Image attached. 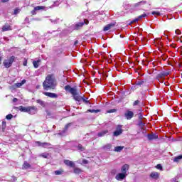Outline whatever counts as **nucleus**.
<instances>
[{
    "instance_id": "cd10ccee",
    "label": "nucleus",
    "mask_w": 182,
    "mask_h": 182,
    "mask_svg": "<svg viewBox=\"0 0 182 182\" xmlns=\"http://www.w3.org/2000/svg\"><path fill=\"white\" fill-rule=\"evenodd\" d=\"M36 103H38V105H40L43 107H45V106H46L45 102L43 101H42L41 100H37Z\"/></svg>"
},
{
    "instance_id": "7ed1b4c3",
    "label": "nucleus",
    "mask_w": 182,
    "mask_h": 182,
    "mask_svg": "<svg viewBox=\"0 0 182 182\" xmlns=\"http://www.w3.org/2000/svg\"><path fill=\"white\" fill-rule=\"evenodd\" d=\"M15 60V56H11L10 58H9L6 60H4V65L5 66V68H11V66H12V63H14Z\"/></svg>"
},
{
    "instance_id": "864d4df0",
    "label": "nucleus",
    "mask_w": 182,
    "mask_h": 182,
    "mask_svg": "<svg viewBox=\"0 0 182 182\" xmlns=\"http://www.w3.org/2000/svg\"><path fill=\"white\" fill-rule=\"evenodd\" d=\"M13 102H14V103H16V102H18V100H17L16 98H14V99L13 100Z\"/></svg>"
},
{
    "instance_id": "dca6fc26",
    "label": "nucleus",
    "mask_w": 182,
    "mask_h": 182,
    "mask_svg": "<svg viewBox=\"0 0 182 182\" xmlns=\"http://www.w3.org/2000/svg\"><path fill=\"white\" fill-rule=\"evenodd\" d=\"M73 123H68L67 124L65 127H64V129L60 132L59 133V134H63V133H66V132H68V129H69V127H70L71 126H73Z\"/></svg>"
},
{
    "instance_id": "a211bd4d",
    "label": "nucleus",
    "mask_w": 182,
    "mask_h": 182,
    "mask_svg": "<svg viewBox=\"0 0 182 182\" xmlns=\"http://www.w3.org/2000/svg\"><path fill=\"white\" fill-rule=\"evenodd\" d=\"M28 109H29V107H23V106L18 107V110H20V112H24V113H28Z\"/></svg>"
},
{
    "instance_id": "37998d69",
    "label": "nucleus",
    "mask_w": 182,
    "mask_h": 182,
    "mask_svg": "<svg viewBox=\"0 0 182 182\" xmlns=\"http://www.w3.org/2000/svg\"><path fill=\"white\" fill-rule=\"evenodd\" d=\"M139 103H140V101L137 100L134 102L133 106H137Z\"/></svg>"
},
{
    "instance_id": "2f4dec72",
    "label": "nucleus",
    "mask_w": 182,
    "mask_h": 182,
    "mask_svg": "<svg viewBox=\"0 0 182 182\" xmlns=\"http://www.w3.org/2000/svg\"><path fill=\"white\" fill-rule=\"evenodd\" d=\"M87 112H89L90 113H99V112H100V110H99V109H88Z\"/></svg>"
},
{
    "instance_id": "8fccbe9b",
    "label": "nucleus",
    "mask_w": 182,
    "mask_h": 182,
    "mask_svg": "<svg viewBox=\"0 0 182 182\" xmlns=\"http://www.w3.org/2000/svg\"><path fill=\"white\" fill-rule=\"evenodd\" d=\"M87 163H89V161H87V160H86V159L82 160V164H87Z\"/></svg>"
},
{
    "instance_id": "4be33fe9",
    "label": "nucleus",
    "mask_w": 182,
    "mask_h": 182,
    "mask_svg": "<svg viewBox=\"0 0 182 182\" xmlns=\"http://www.w3.org/2000/svg\"><path fill=\"white\" fill-rule=\"evenodd\" d=\"M107 133H109V131L107 130H104L102 131L101 132L97 134L98 137H103V136H105V134H107Z\"/></svg>"
},
{
    "instance_id": "ddd939ff",
    "label": "nucleus",
    "mask_w": 182,
    "mask_h": 182,
    "mask_svg": "<svg viewBox=\"0 0 182 182\" xmlns=\"http://www.w3.org/2000/svg\"><path fill=\"white\" fill-rule=\"evenodd\" d=\"M150 177L151 178H154V180H159V178L160 177V173L158 172H151L150 174Z\"/></svg>"
},
{
    "instance_id": "b1692460",
    "label": "nucleus",
    "mask_w": 182,
    "mask_h": 182,
    "mask_svg": "<svg viewBox=\"0 0 182 182\" xmlns=\"http://www.w3.org/2000/svg\"><path fill=\"white\" fill-rule=\"evenodd\" d=\"M41 156L43 159H49V157H50V154H49V153L44 152L41 154Z\"/></svg>"
},
{
    "instance_id": "a18cd8bd",
    "label": "nucleus",
    "mask_w": 182,
    "mask_h": 182,
    "mask_svg": "<svg viewBox=\"0 0 182 182\" xmlns=\"http://www.w3.org/2000/svg\"><path fill=\"white\" fill-rule=\"evenodd\" d=\"M138 21H140L139 19V17H137L136 18L134 19L132 21V23H134V22H138Z\"/></svg>"
},
{
    "instance_id": "412c9836",
    "label": "nucleus",
    "mask_w": 182,
    "mask_h": 182,
    "mask_svg": "<svg viewBox=\"0 0 182 182\" xmlns=\"http://www.w3.org/2000/svg\"><path fill=\"white\" fill-rule=\"evenodd\" d=\"M26 83V80H23L21 82L16 83L15 86H16V87H21V86H23V85H25Z\"/></svg>"
},
{
    "instance_id": "c9c22d12",
    "label": "nucleus",
    "mask_w": 182,
    "mask_h": 182,
    "mask_svg": "<svg viewBox=\"0 0 182 182\" xmlns=\"http://www.w3.org/2000/svg\"><path fill=\"white\" fill-rule=\"evenodd\" d=\"M14 117V115H12V114H9L8 115L6 116V119H7V120H11V119H12Z\"/></svg>"
},
{
    "instance_id": "473e14b6",
    "label": "nucleus",
    "mask_w": 182,
    "mask_h": 182,
    "mask_svg": "<svg viewBox=\"0 0 182 182\" xmlns=\"http://www.w3.org/2000/svg\"><path fill=\"white\" fill-rule=\"evenodd\" d=\"M140 5H146V1L138 2L135 4V6H140Z\"/></svg>"
},
{
    "instance_id": "9d476101",
    "label": "nucleus",
    "mask_w": 182,
    "mask_h": 182,
    "mask_svg": "<svg viewBox=\"0 0 182 182\" xmlns=\"http://www.w3.org/2000/svg\"><path fill=\"white\" fill-rule=\"evenodd\" d=\"M123 133V130L122 129V126L118 125L117 127V130L114 132V136L117 137V136H120Z\"/></svg>"
},
{
    "instance_id": "58836bf2",
    "label": "nucleus",
    "mask_w": 182,
    "mask_h": 182,
    "mask_svg": "<svg viewBox=\"0 0 182 182\" xmlns=\"http://www.w3.org/2000/svg\"><path fill=\"white\" fill-rule=\"evenodd\" d=\"M156 168L158 169V170H161V171H163V166H161V164H157Z\"/></svg>"
},
{
    "instance_id": "f257e3e1",
    "label": "nucleus",
    "mask_w": 182,
    "mask_h": 182,
    "mask_svg": "<svg viewBox=\"0 0 182 182\" xmlns=\"http://www.w3.org/2000/svg\"><path fill=\"white\" fill-rule=\"evenodd\" d=\"M65 90H66V92H70V93L73 95V97L76 100V102H81V100H82L84 103H89L87 98H85L79 95L76 87H71L70 85H66L65 87Z\"/></svg>"
},
{
    "instance_id": "79ce46f5",
    "label": "nucleus",
    "mask_w": 182,
    "mask_h": 182,
    "mask_svg": "<svg viewBox=\"0 0 182 182\" xmlns=\"http://www.w3.org/2000/svg\"><path fill=\"white\" fill-rule=\"evenodd\" d=\"M143 83H144V81H138L136 82V86H141V85H143Z\"/></svg>"
},
{
    "instance_id": "aec40b11",
    "label": "nucleus",
    "mask_w": 182,
    "mask_h": 182,
    "mask_svg": "<svg viewBox=\"0 0 182 182\" xmlns=\"http://www.w3.org/2000/svg\"><path fill=\"white\" fill-rule=\"evenodd\" d=\"M148 139L149 140H156V139H159V136L156 134H148Z\"/></svg>"
},
{
    "instance_id": "6e6552de",
    "label": "nucleus",
    "mask_w": 182,
    "mask_h": 182,
    "mask_svg": "<svg viewBox=\"0 0 182 182\" xmlns=\"http://www.w3.org/2000/svg\"><path fill=\"white\" fill-rule=\"evenodd\" d=\"M134 116V113L130 110H127L124 113V117L127 120H130L131 119H133V117Z\"/></svg>"
},
{
    "instance_id": "423d86ee",
    "label": "nucleus",
    "mask_w": 182,
    "mask_h": 182,
    "mask_svg": "<svg viewBox=\"0 0 182 182\" xmlns=\"http://www.w3.org/2000/svg\"><path fill=\"white\" fill-rule=\"evenodd\" d=\"M36 144L40 147H44L45 149H49L50 148L51 144L48 142H41V141H36Z\"/></svg>"
},
{
    "instance_id": "de8ad7c7",
    "label": "nucleus",
    "mask_w": 182,
    "mask_h": 182,
    "mask_svg": "<svg viewBox=\"0 0 182 182\" xmlns=\"http://www.w3.org/2000/svg\"><path fill=\"white\" fill-rule=\"evenodd\" d=\"M26 65H28V60H25L23 63V66H26Z\"/></svg>"
},
{
    "instance_id": "c85d7f7f",
    "label": "nucleus",
    "mask_w": 182,
    "mask_h": 182,
    "mask_svg": "<svg viewBox=\"0 0 182 182\" xmlns=\"http://www.w3.org/2000/svg\"><path fill=\"white\" fill-rule=\"evenodd\" d=\"M123 149H124V146H117L114 148V151H117V152H120L122 151V150H123Z\"/></svg>"
},
{
    "instance_id": "4468645a",
    "label": "nucleus",
    "mask_w": 182,
    "mask_h": 182,
    "mask_svg": "<svg viewBox=\"0 0 182 182\" xmlns=\"http://www.w3.org/2000/svg\"><path fill=\"white\" fill-rule=\"evenodd\" d=\"M45 96H48V97H51L52 99H56L58 97V95L52 92H44Z\"/></svg>"
},
{
    "instance_id": "9b49d317",
    "label": "nucleus",
    "mask_w": 182,
    "mask_h": 182,
    "mask_svg": "<svg viewBox=\"0 0 182 182\" xmlns=\"http://www.w3.org/2000/svg\"><path fill=\"white\" fill-rule=\"evenodd\" d=\"M114 25H116V23H110L109 24H107L104 27L103 31L105 32H107V31H109V29H112V28H113Z\"/></svg>"
},
{
    "instance_id": "bb28decb",
    "label": "nucleus",
    "mask_w": 182,
    "mask_h": 182,
    "mask_svg": "<svg viewBox=\"0 0 182 182\" xmlns=\"http://www.w3.org/2000/svg\"><path fill=\"white\" fill-rule=\"evenodd\" d=\"M181 159H182V155H179L174 158L173 161L175 163H178V161H180V160H181Z\"/></svg>"
},
{
    "instance_id": "603ef678",
    "label": "nucleus",
    "mask_w": 182,
    "mask_h": 182,
    "mask_svg": "<svg viewBox=\"0 0 182 182\" xmlns=\"http://www.w3.org/2000/svg\"><path fill=\"white\" fill-rule=\"evenodd\" d=\"M111 174H116V170L111 171Z\"/></svg>"
},
{
    "instance_id": "a878e982",
    "label": "nucleus",
    "mask_w": 182,
    "mask_h": 182,
    "mask_svg": "<svg viewBox=\"0 0 182 182\" xmlns=\"http://www.w3.org/2000/svg\"><path fill=\"white\" fill-rule=\"evenodd\" d=\"M45 6H37L36 7H34L35 11H43V9H45Z\"/></svg>"
},
{
    "instance_id": "49530a36",
    "label": "nucleus",
    "mask_w": 182,
    "mask_h": 182,
    "mask_svg": "<svg viewBox=\"0 0 182 182\" xmlns=\"http://www.w3.org/2000/svg\"><path fill=\"white\" fill-rule=\"evenodd\" d=\"M175 33H176V35H181V31H180V30H176Z\"/></svg>"
},
{
    "instance_id": "39448f33",
    "label": "nucleus",
    "mask_w": 182,
    "mask_h": 182,
    "mask_svg": "<svg viewBox=\"0 0 182 182\" xmlns=\"http://www.w3.org/2000/svg\"><path fill=\"white\" fill-rule=\"evenodd\" d=\"M87 25L89 23V21L85 19L84 20V22H80V23H76L75 26H74V29H75V31H78V29H80V28H82L83 25Z\"/></svg>"
},
{
    "instance_id": "09e8293b",
    "label": "nucleus",
    "mask_w": 182,
    "mask_h": 182,
    "mask_svg": "<svg viewBox=\"0 0 182 182\" xmlns=\"http://www.w3.org/2000/svg\"><path fill=\"white\" fill-rule=\"evenodd\" d=\"M32 15H36V10H35V8L33 11H31Z\"/></svg>"
},
{
    "instance_id": "0eeeda50",
    "label": "nucleus",
    "mask_w": 182,
    "mask_h": 182,
    "mask_svg": "<svg viewBox=\"0 0 182 182\" xmlns=\"http://www.w3.org/2000/svg\"><path fill=\"white\" fill-rule=\"evenodd\" d=\"M127 176V174L122 172L117 174V176H115V178L116 180H118V181H122V180H124V178H126Z\"/></svg>"
},
{
    "instance_id": "6ab92c4d",
    "label": "nucleus",
    "mask_w": 182,
    "mask_h": 182,
    "mask_svg": "<svg viewBox=\"0 0 182 182\" xmlns=\"http://www.w3.org/2000/svg\"><path fill=\"white\" fill-rule=\"evenodd\" d=\"M28 168H31V164L24 161L23 164V170H28Z\"/></svg>"
},
{
    "instance_id": "5701e85b",
    "label": "nucleus",
    "mask_w": 182,
    "mask_h": 182,
    "mask_svg": "<svg viewBox=\"0 0 182 182\" xmlns=\"http://www.w3.org/2000/svg\"><path fill=\"white\" fill-rule=\"evenodd\" d=\"M39 63H41V60L33 61V66L36 69H38V68H39Z\"/></svg>"
},
{
    "instance_id": "a19ab883",
    "label": "nucleus",
    "mask_w": 182,
    "mask_h": 182,
    "mask_svg": "<svg viewBox=\"0 0 182 182\" xmlns=\"http://www.w3.org/2000/svg\"><path fill=\"white\" fill-rule=\"evenodd\" d=\"M50 22H52V23H58V21H59V19H50Z\"/></svg>"
},
{
    "instance_id": "e433bc0d",
    "label": "nucleus",
    "mask_w": 182,
    "mask_h": 182,
    "mask_svg": "<svg viewBox=\"0 0 182 182\" xmlns=\"http://www.w3.org/2000/svg\"><path fill=\"white\" fill-rule=\"evenodd\" d=\"M77 149L80 150V151H83L85 150V147H83L82 144H79Z\"/></svg>"
},
{
    "instance_id": "20e7f679",
    "label": "nucleus",
    "mask_w": 182,
    "mask_h": 182,
    "mask_svg": "<svg viewBox=\"0 0 182 182\" xmlns=\"http://www.w3.org/2000/svg\"><path fill=\"white\" fill-rule=\"evenodd\" d=\"M168 75L169 73L168 72H161L156 75V79L159 82H160V83H163L164 82L163 79H164L166 76H168Z\"/></svg>"
},
{
    "instance_id": "f3484780",
    "label": "nucleus",
    "mask_w": 182,
    "mask_h": 182,
    "mask_svg": "<svg viewBox=\"0 0 182 182\" xmlns=\"http://www.w3.org/2000/svg\"><path fill=\"white\" fill-rule=\"evenodd\" d=\"M27 113L29 114H35V113H36V108L35 107H28Z\"/></svg>"
},
{
    "instance_id": "f03ea898",
    "label": "nucleus",
    "mask_w": 182,
    "mask_h": 182,
    "mask_svg": "<svg viewBox=\"0 0 182 182\" xmlns=\"http://www.w3.org/2000/svg\"><path fill=\"white\" fill-rule=\"evenodd\" d=\"M43 87L45 90L55 89V87H56V80L55 79V76L53 75H48L43 83Z\"/></svg>"
},
{
    "instance_id": "1a4fd4ad",
    "label": "nucleus",
    "mask_w": 182,
    "mask_h": 182,
    "mask_svg": "<svg viewBox=\"0 0 182 182\" xmlns=\"http://www.w3.org/2000/svg\"><path fill=\"white\" fill-rule=\"evenodd\" d=\"M2 32H6L8 31H12V26L8 23H5L1 28Z\"/></svg>"
},
{
    "instance_id": "c756f323",
    "label": "nucleus",
    "mask_w": 182,
    "mask_h": 182,
    "mask_svg": "<svg viewBox=\"0 0 182 182\" xmlns=\"http://www.w3.org/2000/svg\"><path fill=\"white\" fill-rule=\"evenodd\" d=\"M74 173L75 174H80V173H82V169L79 168H74Z\"/></svg>"
},
{
    "instance_id": "5fc2aeb1",
    "label": "nucleus",
    "mask_w": 182,
    "mask_h": 182,
    "mask_svg": "<svg viewBox=\"0 0 182 182\" xmlns=\"http://www.w3.org/2000/svg\"><path fill=\"white\" fill-rule=\"evenodd\" d=\"M77 43H78V41H76L75 42V45H77Z\"/></svg>"
},
{
    "instance_id": "3c124183",
    "label": "nucleus",
    "mask_w": 182,
    "mask_h": 182,
    "mask_svg": "<svg viewBox=\"0 0 182 182\" xmlns=\"http://www.w3.org/2000/svg\"><path fill=\"white\" fill-rule=\"evenodd\" d=\"M2 4H5V2H9V0H0Z\"/></svg>"
},
{
    "instance_id": "2eb2a0df",
    "label": "nucleus",
    "mask_w": 182,
    "mask_h": 182,
    "mask_svg": "<svg viewBox=\"0 0 182 182\" xmlns=\"http://www.w3.org/2000/svg\"><path fill=\"white\" fill-rule=\"evenodd\" d=\"M129 167L130 166H129V164H124L121 168L122 173L127 174V171L129 170Z\"/></svg>"
},
{
    "instance_id": "c03bdc74",
    "label": "nucleus",
    "mask_w": 182,
    "mask_h": 182,
    "mask_svg": "<svg viewBox=\"0 0 182 182\" xmlns=\"http://www.w3.org/2000/svg\"><path fill=\"white\" fill-rule=\"evenodd\" d=\"M116 112V109H109V111H107V113H114Z\"/></svg>"
},
{
    "instance_id": "4c0bfd02",
    "label": "nucleus",
    "mask_w": 182,
    "mask_h": 182,
    "mask_svg": "<svg viewBox=\"0 0 182 182\" xmlns=\"http://www.w3.org/2000/svg\"><path fill=\"white\" fill-rule=\"evenodd\" d=\"M55 174H56V176H60V174H63V171H55Z\"/></svg>"
},
{
    "instance_id": "f8f14e48",
    "label": "nucleus",
    "mask_w": 182,
    "mask_h": 182,
    "mask_svg": "<svg viewBox=\"0 0 182 182\" xmlns=\"http://www.w3.org/2000/svg\"><path fill=\"white\" fill-rule=\"evenodd\" d=\"M64 164H65V166H68V167H75L76 166L75 164V162L69 160H64Z\"/></svg>"
},
{
    "instance_id": "7c9ffc66",
    "label": "nucleus",
    "mask_w": 182,
    "mask_h": 182,
    "mask_svg": "<svg viewBox=\"0 0 182 182\" xmlns=\"http://www.w3.org/2000/svg\"><path fill=\"white\" fill-rule=\"evenodd\" d=\"M1 127H2L3 132H5V129H6V122H5V121L2 122Z\"/></svg>"
},
{
    "instance_id": "f704fd0d",
    "label": "nucleus",
    "mask_w": 182,
    "mask_h": 182,
    "mask_svg": "<svg viewBox=\"0 0 182 182\" xmlns=\"http://www.w3.org/2000/svg\"><path fill=\"white\" fill-rule=\"evenodd\" d=\"M146 16H147V14H144L138 16V18H139V21H141V19H143V18H146Z\"/></svg>"
},
{
    "instance_id": "393cba45",
    "label": "nucleus",
    "mask_w": 182,
    "mask_h": 182,
    "mask_svg": "<svg viewBox=\"0 0 182 182\" xmlns=\"http://www.w3.org/2000/svg\"><path fill=\"white\" fill-rule=\"evenodd\" d=\"M103 150H110L112 149V144H107L102 146Z\"/></svg>"
},
{
    "instance_id": "72a5a7b5",
    "label": "nucleus",
    "mask_w": 182,
    "mask_h": 182,
    "mask_svg": "<svg viewBox=\"0 0 182 182\" xmlns=\"http://www.w3.org/2000/svg\"><path fill=\"white\" fill-rule=\"evenodd\" d=\"M152 15H155L156 16H160L161 14L159 11H152Z\"/></svg>"
},
{
    "instance_id": "4d7b16f0",
    "label": "nucleus",
    "mask_w": 182,
    "mask_h": 182,
    "mask_svg": "<svg viewBox=\"0 0 182 182\" xmlns=\"http://www.w3.org/2000/svg\"><path fill=\"white\" fill-rule=\"evenodd\" d=\"M28 19V18H26V21H27Z\"/></svg>"
},
{
    "instance_id": "6e6d98bb",
    "label": "nucleus",
    "mask_w": 182,
    "mask_h": 182,
    "mask_svg": "<svg viewBox=\"0 0 182 182\" xmlns=\"http://www.w3.org/2000/svg\"><path fill=\"white\" fill-rule=\"evenodd\" d=\"M178 41H179L180 42H182V41H181V39H178Z\"/></svg>"
},
{
    "instance_id": "ea45409f",
    "label": "nucleus",
    "mask_w": 182,
    "mask_h": 182,
    "mask_svg": "<svg viewBox=\"0 0 182 182\" xmlns=\"http://www.w3.org/2000/svg\"><path fill=\"white\" fill-rule=\"evenodd\" d=\"M20 12H21V9H16L14 10V15H18V14H19Z\"/></svg>"
}]
</instances>
